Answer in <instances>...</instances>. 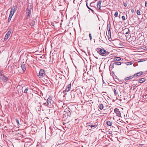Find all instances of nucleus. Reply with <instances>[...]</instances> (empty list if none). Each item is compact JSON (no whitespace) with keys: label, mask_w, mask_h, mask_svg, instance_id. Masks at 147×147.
I'll use <instances>...</instances> for the list:
<instances>
[{"label":"nucleus","mask_w":147,"mask_h":147,"mask_svg":"<svg viewBox=\"0 0 147 147\" xmlns=\"http://www.w3.org/2000/svg\"><path fill=\"white\" fill-rule=\"evenodd\" d=\"M24 63V62L21 65V67L23 72H25L26 70V65L25 64H23Z\"/></svg>","instance_id":"6ab92c4d"},{"label":"nucleus","mask_w":147,"mask_h":147,"mask_svg":"<svg viewBox=\"0 0 147 147\" xmlns=\"http://www.w3.org/2000/svg\"><path fill=\"white\" fill-rule=\"evenodd\" d=\"M114 63H111L109 67V69L110 71L112 70L113 69L114 67Z\"/></svg>","instance_id":"4be33fe9"},{"label":"nucleus","mask_w":147,"mask_h":147,"mask_svg":"<svg viewBox=\"0 0 147 147\" xmlns=\"http://www.w3.org/2000/svg\"><path fill=\"white\" fill-rule=\"evenodd\" d=\"M97 17L98 18V19L99 20V21H100V19H99V16H98V15H97Z\"/></svg>","instance_id":"052dcab7"},{"label":"nucleus","mask_w":147,"mask_h":147,"mask_svg":"<svg viewBox=\"0 0 147 147\" xmlns=\"http://www.w3.org/2000/svg\"><path fill=\"white\" fill-rule=\"evenodd\" d=\"M125 31H126L127 32L125 33V34H127L129 33V30L127 28L125 29L124 30Z\"/></svg>","instance_id":"72a5a7b5"},{"label":"nucleus","mask_w":147,"mask_h":147,"mask_svg":"<svg viewBox=\"0 0 147 147\" xmlns=\"http://www.w3.org/2000/svg\"><path fill=\"white\" fill-rule=\"evenodd\" d=\"M132 64V62H128L127 63V64L128 65H130Z\"/></svg>","instance_id":"79ce46f5"},{"label":"nucleus","mask_w":147,"mask_h":147,"mask_svg":"<svg viewBox=\"0 0 147 147\" xmlns=\"http://www.w3.org/2000/svg\"><path fill=\"white\" fill-rule=\"evenodd\" d=\"M114 64L117 65H120L121 64V63L120 62H116L114 63Z\"/></svg>","instance_id":"f704fd0d"},{"label":"nucleus","mask_w":147,"mask_h":147,"mask_svg":"<svg viewBox=\"0 0 147 147\" xmlns=\"http://www.w3.org/2000/svg\"><path fill=\"white\" fill-rule=\"evenodd\" d=\"M28 65L32 63H33V61L32 59H27L26 61Z\"/></svg>","instance_id":"dca6fc26"},{"label":"nucleus","mask_w":147,"mask_h":147,"mask_svg":"<svg viewBox=\"0 0 147 147\" xmlns=\"http://www.w3.org/2000/svg\"><path fill=\"white\" fill-rule=\"evenodd\" d=\"M144 61V60H143V59H140V60L139 61H138V62H143V61Z\"/></svg>","instance_id":"de8ad7c7"},{"label":"nucleus","mask_w":147,"mask_h":147,"mask_svg":"<svg viewBox=\"0 0 147 147\" xmlns=\"http://www.w3.org/2000/svg\"><path fill=\"white\" fill-rule=\"evenodd\" d=\"M87 125L92 127H97V125L96 124L93 125V123L92 121L89 122V123H87Z\"/></svg>","instance_id":"ddd939ff"},{"label":"nucleus","mask_w":147,"mask_h":147,"mask_svg":"<svg viewBox=\"0 0 147 147\" xmlns=\"http://www.w3.org/2000/svg\"><path fill=\"white\" fill-rule=\"evenodd\" d=\"M32 6L30 4L28 5L26 11V14H27L25 17L26 19H28L30 18L31 13V11L32 10Z\"/></svg>","instance_id":"f03ea898"},{"label":"nucleus","mask_w":147,"mask_h":147,"mask_svg":"<svg viewBox=\"0 0 147 147\" xmlns=\"http://www.w3.org/2000/svg\"><path fill=\"white\" fill-rule=\"evenodd\" d=\"M86 6H87V7L89 9H90V10H91L92 11L93 13V12L94 11L93 10H92V9H91V8H90V7H89V6H88V3H87H87H86Z\"/></svg>","instance_id":"c9c22d12"},{"label":"nucleus","mask_w":147,"mask_h":147,"mask_svg":"<svg viewBox=\"0 0 147 147\" xmlns=\"http://www.w3.org/2000/svg\"><path fill=\"white\" fill-rule=\"evenodd\" d=\"M14 13L15 12H13L12 11H10L9 14L13 16Z\"/></svg>","instance_id":"a19ab883"},{"label":"nucleus","mask_w":147,"mask_h":147,"mask_svg":"<svg viewBox=\"0 0 147 147\" xmlns=\"http://www.w3.org/2000/svg\"><path fill=\"white\" fill-rule=\"evenodd\" d=\"M143 74V72L142 71H140L138 73H137L136 74H135L134 75V77H135L136 76H141Z\"/></svg>","instance_id":"aec40b11"},{"label":"nucleus","mask_w":147,"mask_h":147,"mask_svg":"<svg viewBox=\"0 0 147 147\" xmlns=\"http://www.w3.org/2000/svg\"><path fill=\"white\" fill-rule=\"evenodd\" d=\"M45 75V72L44 70L42 69H41L37 76L39 78H42Z\"/></svg>","instance_id":"20e7f679"},{"label":"nucleus","mask_w":147,"mask_h":147,"mask_svg":"<svg viewBox=\"0 0 147 147\" xmlns=\"http://www.w3.org/2000/svg\"><path fill=\"white\" fill-rule=\"evenodd\" d=\"M0 79L2 82H6L9 80V78L4 75L0 77Z\"/></svg>","instance_id":"39448f33"},{"label":"nucleus","mask_w":147,"mask_h":147,"mask_svg":"<svg viewBox=\"0 0 147 147\" xmlns=\"http://www.w3.org/2000/svg\"><path fill=\"white\" fill-rule=\"evenodd\" d=\"M145 81V79L144 78H141L139 80V82L140 83H142L144 82Z\"/></svg>","instance_id":"393cba45"},{"label":"nucleus","mask_w":147,"mask_h":147,"mask_svg":"<svg viewBox=\"0 0 147 147\" xmlns=\"http://www.w3.org/2000/svg\"><path fill=\"white\" fill-rule=\"evenodd\" d=\"M114 111L117 116L119 117H121V114L118 109L117 108H115L114 110Z\"/></svg>","instance_id":"6e6552de"},{"label":"nucleus","mask_w":147,"mask_h":147,"mask_svg":"<svg viewBox=\"0 0 147 147\" xmlns=\"http://www.w3.org/2000/svg\"><path fill=\"white\" fill-rule=\"evenodd\" d=\"M98 107L99 108V109L101 110V104H99V105H98Z\"/></svg>","instance_id":"09e8293b"},{"label":"nucleus","mask_w":147,"mask_h":147,"mask_svg":"<svg viewBox=\"0 0 147 147\" xmlns=\"http://www.w3.org/2000/svg\"><path fill=\"white\" fill-rule=\"evenodd\" d=\"M16 123H17V125H18V126H19L20 125L19 120L17 119H16Z\"/></svg>","instance_id":"4c0bfd02"},{"label":"nucleus","mask_w":147,"mask_h":147,"mask_svg":"<svg viewBox=\"0 0 147 147\" xmlns=\"http://www.w3.org/2000/svg\"><path fill=\"white\" fill-rule=\"evenodd\" d=\"M134 75L132 76H130L129 77H127L125 79V81L128 80H129L131 79L132 78H134Z\"/></svg>","instance_id":"5701e85b"},{"label":"nucleus","mask_w":147,"mask_h":147,"mask_svg":"<svg viewBox=\"0 0 147 147\" xmlns=\"http://www.w3.org/2000/svg\"><path fill=\"white\" fill-rule=\"evenodd\" d=\"M98 1L97 3V7L98 9L99 10L100 12L101 9H100V5L101 4V0H96Z\"/></svg>","instance_id":"4468645a"},{"label":"nucleus","mask_w":147,"mask_h":147,"mask_svg":"<svg viewBox=\"0 0 147 147\" xmlns=\"http://www.w3.org/2000/svg\"><path fill=\"white\" fill-rule=\"evenodd\" d=\"M17 9V6L16 5H15L14 6H13V8L11 9V11H12L13 12H15V11H16Z\"/></svg>","instance_id":"412c9836"},{"label":"nucleus","mask_w":147,"mask_h":147,"mask_svg":"<svg viewBox=\"0 0 147 147\" xmlns=\"http://www.w3.org/2000/svg\"><path fill=\"white\" fill-rule=\"evenodd\" d=\"M96 69H98V65H97V67H96Z\"/></svg>","instance_id":"0e129e2a"},{"label":"nucleus","mask_w":147,"mask_h":147,"mask_svg":"<svg viewBox=\"0 0 147 147\" xmlns=\"http://www.w3.org/2000/svg\"><path fill=\"white\" fill-rule=\"evenodd\" d=\"M124 5L125 6V7H126L127 6V3H124Z\"/></svg>","instance_id":"603ef678"},{"label":"nucleus","mask_w":147,"mask_h":147,"mask_svg":"<svg viewBox=\"0 0 147 147\" xmlns=\"http://www.w3.org/2000/svg\"><path fill=\"white\" fill-rule=\"evenodd\" d=\"M100 61H97L96 63V66L97 67V65H98V69L99 70V71L100 72L101 70L100 69V66L101 65V63H100Z\"/></svg>","instance_id":"f8f14e48"},{"label":"nucleus","mask_w":147,"mask_h":147,"mask_svg":"<svg viewBox=\"0 0 147 147\" xmlns=\"http://www.w3.org/2000/svg\"><path fill=\"white\" fill-rule=\"evenodd\" d=\"M22 90L23 92L26 94L28 93V88L24 86V87H22Z\"/></svg>","instance_id":"2eb2a0df"},{"label":"nucleus","mask_w":147,"mask_h":147,"mask_svg":"<svg viewBox=\"0 0 147 147\" xmlns=\"http://www.w3.org/2000/svg\"><path fill=\"white\" fill-rule=\"evenodd\" d=\"M71 84H69L67 85V86L66 89L65 90L63 91V93H65V92H68L71 89Z\"/></svg>","instance_id":"1a4fd4ad"},{"label":"nucleus","mask_w":147,"mask_h":147,"mask_svg":"<svg viewBox=\"0 0 147 147\" xmlns=\"http://www.w3.org/2000/svg\"><path fill=\"white\" fill-rule=\"evenodd\" d=\"M106 123L107 125L109 126H111L112 125L110 121H107Z\"/></svg>","instance_id":"473e14b6"},{"label":"nucleus","mask_w":147,"mask_h":147,"mask_svg":"<svg viewBox=\"0 0 147 147\" xmlns=\"http://www.w3.org/2000/svg\"><path fill=\"white\" fill-rule=\"evenodd\" d=\"M137 13L138 15H140V11L139 10H138L137 11Z\"/></svg>","instance_id":"37998d69"},{"label":"nucleus","mask_w":147,"mask_h":147,"mask_svg":"<svg viewBox=\"0 0 147 147\" xmlns=\"http://www.w3.org/2000/svg\"><path fill=\"white\" fill-rule=\"evenodd\" d=\"M107 107H104L103 105L102 104V114H103L105 115H107V114L108 111L107 109L106 108Z\"/></svg>","instance_id":"423d86ee"},{"label":"nucleus","mask_w":147,"mask_h":147,"mask_svg":"<svg viewBox=\"0 0 147 147\" xmlns=\"http://www.w3.org/2000/svg\"><path fill=\"white\" fill-rule=\"evenodd\" d=\"M45 80H46V81H47V83H46V84H48V85L50 84V83H49V82H48V80L47 79H46Z\"/></svg>","instance_id":"8fccbe9b"},{"label":"nucleus","mask_w":147,"mask_h":147,"mask_svg":"<svg viewBox=\"0 0 147 147\" xmlns=\"http://www.w3.org/2000/svg\"><path fill=\"white\" fill-rule=\"evenodd\" d=\"M96 51H97V53L100 55H101V48H97L96 49Z\"/></svg>","instance_id":"b1692460"},{"label":"nucleus","mask_w":147,"mask_h":147,"mask_svg":"<svg viewBox=\"0 0 147 147\" xmlns=\"http://www.w3.org/2000/svg\"><path fill=\"white\" fill-rule=\"evenodd\" d=\"M121 60V58L119 57H116L114 58V60L115 61H120Z\"/></svg>","instance_id":"a878e982"},{"label":"nucleus","mask_w":147,"mask_h":147,"mask_svg":"<svg viewBox=\"0 0 147 147\" xmlns=\"http://www.w3.org/2000/svg\"><path fill=\"white\" fill-rule=\"evenodd\" d=\"M11 30H12L11 29H10L6 34L5 37H6V38H8L10 36V35L11 33Z\"/></svg>","instance_id":"a211bd4d"},{"label":"nucleus","mask_w":147,"mask_h":147,"mask_svg":"<svg viewBox=\"0 0 147 147\" xmlns=\"http://www.w3.org/2000/svg\"><path fill=\"white\" fill-rule=\"evenodd\" d=\"M97 113L100 114L101 113L100 112V111L98 110V109Z\"/></svg>","instance_id":"3c124183"},{"label":"nucleus","mask_w":147,"mask_h":147,"mask_svg":"<svg viewBox=\"0 0 147 147\" xmlns=\"http://www.w3.org/2000/svg\"><path fill=\"white\" fill-rule=\"evenodd\" d=\"M110 33V34H111V32L110 31V28H109V30H108V34L109 35V38L110 37V36H109ZM110 37H111V34H110Z\"/></svg>","instance_id":"c03bdc74"},{"label":"nucleus","mask_w":147,"mask_h":147,"mask_svg":"<svg viewBox=\"0 0 147 147\" xmlns=\"http://www.w3.org/2000/svg\"><path fill=\"white\" fill-rule=\"evenodd\" d=\"M145 6L146 7H147V1H146L145 2Z\"/></svg>","instance_id":"864d4df0"},{"label":"nucleus","mask_w":147,"mask_h":147,"mask_svg":"<svg viewBox=\"0 0 147 147\" xmlns=\"http://www.w3.org/2000/svg\"><path fill=\"white\" fill-rule=\"evenodd\" d=\"M95 57V58H96V59H98V57Z\"/></svg>","instance_id":"69168bd1"},{"label":"nucleus","mask_w":147,"mask_h":147,"mask_svg":"<svg viewBox=\"0 0 147 147\" xmlns=\"http://www.w3.org/2000/svg\"><path fill=\"white\" fill-rule=\"evenodd\" d=\"M89 36L90 37V40H91L92 39V37L91 36V34L90 33L89 34Z\"/></svg>","instance_id":"49530a36"},{"label":"nucleus","mask_w":147,"mask_h":147,"mask_svg":"<svg viewBox=\"0 0 147 147\" xmlns=\"http://www.w3.org/2000/svg\"><path fill=\"white\" fill-rule=\"evenodd\" d=\"M40 98L39 96H36L35 97V101L36 102H38L40 100Z\"/></svg>","instance_id":"bb28decb"},{"label":"nucleus","mask_w":147,"mask_h":147,"mask_svg":"<svg viewBox=\"0 0 147 147\" xmlns=\"http://www.w3.org/2000/svg\"><path fill=\"white\" fill-rule=\"evenodd\" d=\"M131 12L132 13H134V10L133 9H132L131 10Z\"/></svg>","instance_id":"13d9d810"},{"label":"nucleus","mask_w":147,"mask_h":147,"mask_svg":"<svg viewBox=\"0 0 147 147\" xmlns=\"http://www.w3.org/2000/svg\"><path fill=\"white\" fill-rule=\"evenodd\" d=\"M92 4H93V3H91L90 4V6H92Z\"/></svg>","instance_id":"4d7b16f0"},{"label":"nucleus","mask_w":147,"mask_h":147,"mask_svg":"<svg viewBox=\"0 0 147 147\" xmlns=\"http://www.w3.org/2000/svg\"><path fill=\"white\" fill-rule=\"evenodd\" d=\"M12 16H11V15L9 14L8 20V22H9L10 21Z\"/></svg>","instance_id":"7c9ffc66"},{"label":"nucleus","mask_w":147,"mask_h":147,"mask_svg":"<svg viewBox=\"0 0 147 147\" xmlns=\"http://www.w3.org/2000/svg\"><path fill=\"white\" fill-rule=\"evenodd\" d=\"M102 79L103 82V86H105L108 85L109 83L107 81H106L105 82L104 81L102 78Z\"/></svg>","instance_id":"c85d7f7f"},{"label":"nucleus","mask_w":147,"mask_h":147,"mask_svg":"<svg viewBox=\"0 0 147 147\" xmlns=\"http://www.w3.org/2000/svg\"><path fill=\"white\" fill-rule=\"evenodd\" d=\"M77 95L78 93L76 91H71V98L74 100Z\"/></svg>","instance_id":"0eeeda50"},{"label":"nucleus","mask_w":147,"mask_h":147,"mask_svg":"<svg viewBox=\"0 0 147 147\" xmlns=\"http://www.w3.org/2000/svg\"><path fill=\"white\" fill-rule=\"evenodd\" d=\"M51 97H49L48 98V99H47V104H48V105H49V104L51 102Z\"/></svg>","instance_id":"c756f323"},{"label":"nucleus","mask_w":147,"mask_h":147,"mask_svg":"<svg viewBox=\"0 0 147 147\" xmlns=\"http://www.w3.org/2000/svg\"><path fill=\"white\" fill-rule=\"evenodd\" d=\"M8 38H6V37H5V38H4V40L5 41L6 40L8 39Z\"/></svg>","instance_id":"5fc2aeb1"},{"label":"nucleus","mask_w":147,"mask_h":147,"mask_svg":"<svg viewBox=\"0 0 147 147\" xmlns=\"http://www.w3.org/2000/svg\"><path fill=\"white\" fill-rule=\"evenodd\" d=\"M7 127H6V126H5L4 127V129H5L6 128H7Z\"/></svg>","instance_id":"680f3d73"},{"label":"nucleus","mask_w":147,"mask_h":147,"mask_svg":"<svg viewBox=\"0 0 147 147\" xmlns=\"http://www.w3.org/2000/svg\"><path fill=\"white\" fill-rule=\"evenodd\" d=\"M103 135L102 137V138H106V137H108V136L104 132L102 131V135Z\"/></svg>","instance_id":"cd10ccee"},{"label":"nucleus","mask_w":147,"mask_h":147,"mask_svg":"<svg viewBox=\"0 0 147 147\" xmlns=\"http://www.w3.org/2000/svg\"><path fill=\"white\" fill-rule=\"evenodd\" d=\"M3 70L0 71V77L4 75L3 74Z\"/></svg>","instance_id":"58836bf2"},{"label":"nucleus","mask_w":147,"mask_h":147,"mask_svg":"<svg viewBox=\"0 0 147 147\" xmlns=\"http://www.w3.org/2000/svg\"><path fill=\"white\" fill-rule=\"evenodd\" d=\"M100 26H99V30L100 29Z\"/></svg>","instance_id":"338daca9"},{"label":"nucleus","mask_w":147,"mask_h":147,"mask_svg":"<svg viewBox=\"0 0 147 147\" xmlns=\"http://www.w3.org/2000/svg\"><path fill=\"white\" fill-rule=\"evenodd\" d=\"M97 15L98 16H99V17H100V15Z\"/></svg>","instance_id":"774afa93"},{"label":"nucleus","mask_w":147,"mask_h":147,"mask_svg":"<svg viewBox=\"0 0 147 147\" xmlns=\"http://www.w3.org/2000/svg\"><path fill=\"white\" fill-rule=\"evenodd\" d=\"M41 106H38L37 107L36 109H38V111H40L41 110Z\"/></svg>","instance_id":"2f4dec72"},{"label":"nucleus","mask_w":147,"mask_h":147,"mask_svg":"<svg viewBox=\"0 0 147 147\" xmlns=\"http://www.w3.org/2000/svg\"><path fill=\"white\" fill-rule=\"evenodd\" d=\"M109 54V52L103 48H102V56H105Z\"/></svg>","instance_id":"9d476101"},{"label":"nucleus","mask_w":147,"mask_h":147,"mask_svg":"<svg viewBox=\"0 0 147 147\" xmlns=\"http://www.w3.org/2000/svg\"><path fill=\"white\" fill-rule=\"evenodd\" d=\"M122 19L123 21L125 20V16H122Z\"/></svg>","instance_id":"a18cd8bd"},{"label":"nucleus","mask_w":147,"mask_h":147,"mask_svg":"<svg viewBox=\"0 0 147 147\" xmlns=\"http://www.w3.org/2000/svg\"><path fill=\"white\" fill-rule=\"evenodd\" d=\"M139 40L138 38H135L134 40L131 41V43L134 46H137L138 44Z\"/></svg>","instance_id":"9b49d317"},{"label":"nucleus","mask_w":147,"mask_h":147,"mask_svg":"<svg viewBox=\"0 0 147 147\" xmlns=\"http://www.w3.org/2000/svg\"><path fill=\"white\" fill-rule=\"evenodd\" d=\"M29 24L31 26H34L35 24V22L34 20H29Z\"/></svg>","instance_id":"f3484780"},{"label":"nucleus","mask_w":147,"mask_h":147,"mask_svg":"<svg viewBox=\"0 0 147 147\" xmlns=\"http://www.w3.org/2000/svg\"><path fill=\"white\" fill-rule=\"evenodd\" d=\"M76 108L75 107L72 106L68 107L66 109L63 113V117L67 118L71 116V112H74Z\"/></svg>","instance_id":"f257e3e1"},{"label":"nucleus","mask_w":147,"mask_h":147,"mask_svg":"<svg viewBox=\"0 0 147 147\" xmlns=\"http://www.w3.org/2000/svg\"><path fill=\"white\" fill-rule=\"evenodd\" d=\"M118 15V13L117 11H116L114 14V16L115 17H117V16Z\"/></svg>","instance_id":"ea45409f"},{"label":"nucleus","mask_w":147,"mask_h":147,"mask_svg":"<svg viewBox=\"0 0 147 147\" xmlns=\"http://www.w3.org/2000/svg\"><path fill=\"white\" fill-rule=\"evenodd\" d=\"M113 92L114 94V95L115 96H116L117 95V91L116 89L114 88L113 89Z\"/></svg>","instance_id":"e433bc0d"},{"label":"nucleus","mask_w":147,"mask_h":147,"mask_svg":"<svg viewBox=\"0 0 147 147\" xmlns=\"http://www.w3.org/2000/svg\"><path fill=\"white\" fill-rule=\"evenodd\" d=\"M58 130L59 129H56L54 127H53L52 128H51V133L52 135L53 136H55L57 134Z\"/></svg>","instance_id":"7ed1b4c3"},{"label":"nucleus","mask_w":147,"mask_h":147,"mask_svg":"<svg viewBox=\"0 0 147 147\" xmlns=\"http://www.w3.org/2000/svg\"><path fill=\"white\" fill-rule=\"evenodd\" d=\"M38 103H39V104H40V105L41 104V103L40 102H38Z\"/></svg>","instance_id":"e2e57ef3"},{"label":"nucleus","mask_w":147,"mask_h":147,"mask_svg":"<svg viewBox=\"0 0 147 147\" xmlns=\"http://www.w3.org/2000/svg\"><path fill=\"white\" fill-rule=\"evenodd\" d=\"M103 93V94L105 95V94H106L105 92H102Z\"/></svg>","instance_id":"bf43d9fd"},{"label":"nucleus","mask_w":147,"mask_h":147,"mask_svg":"<svg viewBox=\"0 0 147 147\" xmlns=\"http://www.w3.org/2000/svg\"><path fill=\"white\" fill-rule=\"evenodd\" d=\"M47 104L46 103H44L43 104V105H47Z\"/></svg>","instance_id":"6e6d98bb"}]
</instances>
